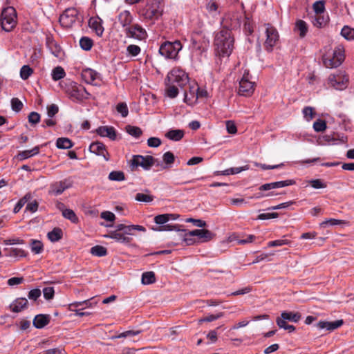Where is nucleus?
Returning a JSON list of instances; mask_svg holds the SVG:
<instances>
[{
    "label": "nucleus",
    "instance_id": "1",
    "mask_svg": "<svg viewBox=\"0 0 354 354\" xmlns=\"http://www.w3.org/2000/svg\"><path fill=\"white\" fill-rule=\"evenodd\" d=\"M221 30L215 35L214 44L220 56H230L233 50L234 43V38L230 28L232 24H229L227 17L223 18Z\"/></svg>",
    "mask_w": 354,
    "mask_h": 354
},
{
    "label": "nucleus",
    "instance_id": "2",
    "mask_svg": "<svg viewBox=\"0 0 354 354\" xmlns=\"http://www.w3.org/2000/svg\"><path fill=\"white\" fill-rule=\"evenodd\" d=\"M59 21L63 27L71 28L75 22L80 25L83 22V16L76 8H69L60 15Z\"/></svg>",
    "mask_w": 354,
    "mask_h": 354
},
{
    "label": "nucleus",
    "instance_id": "3",
    "mask_svg": "<svg viewBox=\"0 0 354 354\" xmlns=\"http://www.w3.org/2000/svg\"><path fill=\"white\" fill-rule=\"evenodd\" d=\"M344 49L342 46H337L332 55H324L322 60L324 65L328 68H337L342 64L344 60Z\"/></svg>",
    "mask_w": 354,
    "mask_h": 354
},
{
    "label": "nucleus",
    "instance_id": "4",
    "mask_svg": "<svg viewBox=\"0 0 354 354\" xmlns=\"http://www.w3.org/2000/svg\"><path fill=\"white\" fill-rule=\"evenodd\" d=\"M1 28L6 32L12 31L17 25V12L13 7L4 8L1 15Z\"/></svg>",
    "mask_w": 354,
    "mask_h": 354
},
{
    "label": "nucleus",
    "instance_id": "5",
    "mask_svg": "<svg viewBox=\"0 0 354 354\" xmlns=\"http://www.w3.org/2000/svg\"><path fill=\"white\" fill-rule=\"evenodd\" d=\"M182 48L183 45L179 40L166 41L160 45L159 53L167 59H176Z\"/></svg>",
    "mask_w": 354,
    "mask_h": 354
},
{
    "label": "nucleus",
    "instance_id": "6",
    "mask_svg": "<svg viewBox=\"0 0 354 354\" xmlns=\"http://www.w3.org/2000/svg\"><path fill=\"white\" fill-rule=\"evenodd\" d=\"M264 26L266 28L265 33L266 39L263 43V46L267 52L271 53L274 47L277 46L279 41V34L277 28L271 24H265Z\"/></svg>",
    "mask_w": 354,
    "mask_h": 354
},
{
    "label": "nucleus",
    "instance_id": "7",
    "mask_svg": "<svg viewBox=\"0 0 354 354\" xmlns=\"http://www.w3.org/2000/svg\"><path fill=\"white\" fill-rule=\"evenodd\" d=\"M66 93L72 101L80 103L88 99L91 95L83 86L76 83H71Z\"/></svg>",
    "mask_w": 354,
    "mask_h": 354
},
{
    "label": "nucleus",
    "instance_id": "8",
    "mask_svg": "<svg viewBox=\"0 0 354 354\" xmlns=\"http://www.w3.org/2000/svg\"><path fill=\"white\" fill-rule=\"evenodd\" d=\"M166 81L169 82V84H173L183 88L189 82V77L187 74L180 68L172 69L167 75Z\"/></svg>",
    "mask_w": 354,
    "mask_h": 354
},
{
    "label": "nucleus",
    "instance_id": "9",
    "mask_svg": "<svg viewBox=\"0 0 354 354\" xmlns=\"http://www.w3.org/2000/svg\"><path fill=\"white\" fill-rule=\"evenodd\" d=\"M155 161L156 159L152 156L133 155L129 163L131 170L139 166L145 170H149L154 165Z\"/></svg>",
    "mask_w": 354,
    "mask_h": 354
},
{
    "label": "nucleus",
    "instance_id": "10",
    "mask_svg": "<svg viewBox=\"0 0 354 354\" xmlns=\"http://www.w3.org/2000/svg\"><path fill=\"white\" fill-rule=\"evenodd\" d=\"M348 77L344 72L330 74L328 78V84L336 90L342 91L348 86Z\"/></svg>",
    "mask_w": 354,
    "mask_h": 354
},
{
    "label": "nucleus",
    "instance_id": "11",
    "mask_svg": "<svg viewBox=\"0 0 354 354\" xmlns=\"http://www.w3.org/2000/svg\"><path fill=\"white\" fill-rule=\"evenodd\" d=\"M158 0H149L147 5L140 10V14L146 19H157L161 15Z\"/></svg>",
    "mask_w": 354,
    "mask_h": 354
},
{
    "label": "nucleus",
    "instance_id": "12",
    "mask_svg": "<svg viewBox=\"0 0 354 354\" xmlns=\"http://www.w3.org/2000/svg\"><path fill=\"white\" fill-rule=\"evenodd\" d=\"M254 83L250 80L249 72H245L239 82V94L250 96L254 91Z\"/></svg>",
    "mask_w": 354,
    "mask_h": 354
},
{
    "label": "nucleus",
    "instance_id": "13",
    "mask_svg": "<svg viewBox=\"0 0 354 354\" xmlns=\"http://www.w3.org/2000/svg\"><path fill=\"white\" fill-rule=\"evenodd\" d=\"M124 31L127 37L138 40H143L147 36L146 30L138 24L127 27Z\"/></svg>",
    "mask_w": 354,
    "mask_h": 354
},
{
    "label": "nucleus",
    "instance_id": "14",
    "mask_svg": "<svg viewBox=\"0 0 354 354\" xmlns=\"http://www.w3.org/2000/svg\"><path fill=\"white\" fill-rule=\"evenodd\" d=\"M89 151L98 156H102L106 161L110 160V155L106 146L101 142H92L89 146Z\"/></svg>",
    "mask_w": 354,
    "mask_h": 354
},
{
    "label": "nucleus",
    "instance_id": "15",
    "mask_svg": "<svg viewBox=\"0 0 354 354\" xmlns=\"http://www.w3.org/2000/svg\"><path fill=\"white\" fill-rule=\"evenodd\" d=\"M190 236H197L201 242H207L215 237V234L206 229H196L187 232Z\"/></svg>",
    "mask_w": 354,
    "mask_h": 354
},
{
    "label": "nucleus",
    "instance_id": "16",
    "mask_svg": "<svg viewBox=\"0 0 354 354\" xmlns=\"http://www.w3.org/2000/svg\"><path fill=\"white\" fill-rule=\"evenodd\" d=\"M71 187V184L67 180L55 182L50 185L49 193L58 196Z\"/></svg>",
    "mask_w": 354,
    "mask_h": 354
},
{
    "label": "nucleus",
    "instance_id": "17",
    "mask_svg": "<svg viewBox=\"0 0 354 354\" xmlns=\"http://www.w3.org/2000/svg\"><path fill=\"white\" fill-rule=\"evenodd\" d=\"M295 184V181L294 180H286L282 181L273 182L270 183H266L261 185L259 188L260 191H268L272 189L281 188L289 185H292Z\"/></svg>",
    "mask_w": 354,
    "mask_h": 354
},
{
    "label": "nucleus",
    "instance_id": "18",
    "mask_svg": "<svg viewBox=\"0 0 354 354\" xmlns=\"http://www.w3.org/2000/svg\"><path fill=\"white\" fill-rule=\"evenodd\" d=\"M89 27L95 31L96 35L101 37L104 32V27L102 26V20L99 17H91L88 21Z\"/></svg>",
    "mask_w": 354,
    "mask_h": 354
},
{
    "label": "nucleus",
    "instance_id": "19",
    "mask_svg": "<svg viewBox=\"0 0 354 354\" xmlns=\"http://www.w3.org/2000/svg\"><path fill=\"white\" fill-rule=\"evenodd\" d=\"M96 133L102 137H107L111 140H116V131L111 126H101L96 129Z\"/></svg>",
    "mask_w": 354,
    "mask_h": 354
},
{
    "label": "nucleus",
    "instance_id": "20",
    "mask_svg": "<svg viewBox=\"0 0 354 354\" xmlns=\"http://www.w3.org/2000/svg\"><path fill=\"white\" fill-rule=\"evenodd\" d=\"M28 300L26 298L20 297L12 301V303L10 305V308L12 312L20 313L28 308Z\"/></svg>",
    "mask_w": 354,
    "mask_h": 354
},
{
    "label": "nucleus",
    "instance_id": "21",
    "mask_svg": "<svg viewBox=\"0 0 354 354\" xmlns=\"http://www.w3.org/2000/svg\"><path fill=\"white\" fill-rule=\"evenodd\" d=\"M197 90V84L193 86L189 85V91L186 89L185 90V102L189 105L194 104L196 102Z\"/></svg>",
    "mask_w": 354,
    "mask_h": 354
},
{
    "label": "nucleus",
    "instance_id": "22",
    "mask_svg": "<svg viewBox=\"0 0 354 354\" xmlns=\"http://www.w3.org/2000/svg\"><path fill=\"white\" fill-rule=\"evenodd\" d=\"M104 237L110 238L119 243L126 244L129 243L132 241L131 238L125 236L123 232L118 231H110L108 234L104 235Z\"/></svg>",
    "mask_w": 354,
    "mask_h": 354
},
{
    "label": "nucleus",
    "instance_id": "23",
    "mask_svg": "<svg viewBox=\"0 0 354 354\" xmlns=\"http://www.w3.org/2000/svg\"><path fill=\"white\" fill-rule=\"evenodd\" d=\"M344 322L342 319L334 322L320 321L317 324V327L321 329L326 328L328 330L332 331L342 326Z\"/></svg>",
    "mask_w": 354,
    "mask_h": 354
},
{
    "label": "nucleus",
    "instance_id": "24",
    "mask_svg": "<svg viewBox=\"0 0 354 354\" xmlns=\"http://www.w3.org/2000/svg\"><path fill=\"white\" fill-rule=\"evenodd\" d=\"M50 320L49 315L39 314L36 315L33 319L32 324L36 328H43L48 325Z\"/></svg>",
    "mask_w": 354,
    "mask_h": 354
},
{
    "label": "nucleus",
    "instance_id": "25",
    "mask_svg": "<svg viewBox=\"0 0 354 354\" xmlns=\"http://www.w3.org/2000/svg\"><path fill=\"white\" fill-rule=\"evenodd\" d=\"M46 44L48 48L50 50L56 57H59L61 53V48L54 40L51 35H47L46 37Z\"/></svg>",
    "mask_w": 354,
    "mask_h": 354
},
{
    "label": "nucleus",
    "instance_id": "26",
    "mask_svg": "<svg viewBox=\"0 0 354 354\" xmlns=\"http://www.w3.org/2000/svg\"><path fill=\"white\" fill-rule=\"evenodd\" d=\"M118 21L123 28L131 26L133 21V17L128 10L121 12L118 16Z\"/></svg>",
    "mask_w": 354,
    "mask_h": 354
},
{
    "label": "nucleus",
    "instance_id": "27",
    "mask_svg": "<svg viewBox=\"0 0 354 354\" xmlns=\"http://www.w3.org/2000/svg\"><path fill=\"white\" fill-rule=\"evenodd\" d=\"M98 73L91 69V68H85L82 70L81 76L82 80L87 84H93L94 81L97 79Z\"/></svg>",
    "mask_w": 354,
    "mask_h": 354
},
{
    "label": "nucleus",
    "instance_id": "28",
    "mask_svg": "<svg viewBox=\"0 0 354 354\" xmlns=\"http://www.w3.org/2000/svg\"><path fill=\"white\" fill-rule=\"evenodd\" d=\"M39 149L40 147L39 146H36L30 150H24L22 151H19L16 156V158L18 160L23 161L28 158L39 154Z\"/></svg>",
    "mask_w": 354,
    "mask_h": 354
},
{
    "label": "nucleus",
    "instance_id": "29",
    "mask_svg": "<svg viewBox=\"0 0 354 354\" xmlns=\"http://www.w3.org/2000/svg\"><path fill=\"white\" fill-rule=\"evenodd\" d=\"M178 216H179L178 214H159V215H157L155 216L154 221L156 223H157L158 225H163V224H165L170 219L175 220Z\"/></svg>",
    "mask_w": 354,
    "mask_h": 354
},
{
    "label": "nucleus",
    "instance_id": "30",
    "mask_svg": "<svg viewBox=\"0 0 354 354\" xmlns=\"http://www.w3.org/2000/svg\"><path fill=\"white\" fill-rule=\"evenodd\" d=\"M308 27L306 21L299 19L295 23V31L299 32V37L304 38L308 32Z\"/></svg>",
    "mask_w": 354,
    "mask_h": 354
},
{
    "label": "nucleus",
    "instance_id": "31",
    "mask_svg": "<svg viewBox=\"0 0 354 354\" xmlns=\"http://www.w3.org/2000/svg\"><path fill=\"white\" fill-rule=\"evenodd\" d=\"M48 239L52 242H57L62 239L63 232L59 227H55L47 234Z\"/></svg>",
    "mask_w": 354,
    "mask_h": 354
},
{
    "label": "nucleus",
    "instance_id": "32",
    "mask_svg": "<svg viewBox=\"0 0 354 354\" xmlns=\"http://www.w3.org/2000/svg\"><path fill=\"white\" fill-rule=\"evenodd\" d=\"M165 136L171 140L179 141L184 136V131L180 129H171L165 135Z\"/></svg>",
    "mask_w": 354,
    "mask_h": 354
},
{
    "label": "nucleus",
    "instance_id": "33",
    "mask_svg": "<svg viewBox=\"0 0 354 354\" xmlns=\"http://www.w3.org/2000/svg\"><path fill=\"white\" fill-rule=\"evenodd\" d=\"M166 89L165 93L167 96L170 98L176 97L178 94V87L173 84H169V82L165 80Z\"/></svg>",
    "mask_w": 354,
    "mask_h": 354
},
{
    "label": "nucleus",
    "instance_id": "34",
    "mask_svg": "<svg viewBox=\"0 0 354 354\" xmlns=\"http://www.w3.org/2000/svg\"><path fill=\"white\" fill-rule=\"evenodd\" d=\"M56 146L59 149H68L73 146V142L67 138H59L56 141Z\"/></svg>",
    "mask_w": 354,
    "mask_h": 354
},
{
    "label": "nucleus",
    "instance_id": "35",
    "mask_svg": "<svg viewBox=\"0 0 354 354\" xmlns=\"http://www.w3.org/2000/svg\"><path fill=\"white\" fill-rule=\"evenodd\" d=\"M281 317L285 320L298 322L300 320L301 316L299 313L284 311L281 314Z\"/></svg>",
    "mask_w": 354,
    "mask_h": 354
},
{
    "label": "nucleus",
    "instance_id": "36",
    "mask_svg": "<svg viewBox=\"0 0 354 354\" xmlns=\"http://www.w3.org/2000/svg\"><path fill=\"white\" fill-rule=\"evenodd\" d=\"M62 216L71 221L73 223L77 224L79 223V218L74 212L73 210L71 209H64L62 210Z\"/></svg>",
    "mask_w": 354,
    "mask_h": 354
},
{
    "label": "nucleus",
    "instance_id": "37",
    "mask_svg": "<svg viewBox=\"0 0 354 354\" xmlns=\"http://www.w3.org/2000/svg\"><path fill=\"white\" fill-rule=\"evenodd\" d=\"M31 251L34 254H40L44 250V245L41 241L35 239L30 240Z\"/></svg>",
    "mask_w": 354,
    "mask_h": 354
},
{
    "label": "nucleus",
    "instance_id": "38",
    "mask_svg": "<svg viewBox=\"0 0 354 354\" xmlns=\"http://www.w3.org/2000/svg\"><path fill=\"white\" fill-rule=\"evenodd\" d=\"M156 282V276L153 272H145L142 275V283L143 284H152Z\"/></svg>",
    "mask_w": 354,
    "mask_h": 354
},
{
    "label": "nucleus",
    "instance_id": "39",
    "mask_svg": "<svg viewBox=\"0 0 354 354\" xmlns=\"http://www.w3.org/2000/svg\"><path fill=\"white\" fill-rule=\"evenodd\" d=\"M341 35L346 40H354V28L344 26L341 30Z\"/></svg>",
    "mask_w": 354,
    "mask_h": 354
},
{
    "label": "nucleus",
    "instance_id": "40",
    "mask_svg": "<svg viewBox=\"0 0 354 354\" xmlns=\"http://www.w3.org/2000/svg\"><path fill=\"white\" fill-rule=\"evenodd\" d=\"M80 46L84 50H90L93 46V41L88 37H82L80 39Z\"/></svg>",
    "mask_w": 354,
    "mask_h": 354
},
{
    "label": "nucleus",
    "instance_id": "41",
    "mask_svg": "<svg viewBox=\"0 0 354 354\" xmlns=\"http://www.w3.org/2000/svg\"><path fill=\"white\" fill-rule=\"evenodd\" d=\"M66 73L62 66L55 67L52 71V78L54 81H58L64 77Z\"/></svg>",
    "mask_w": 354,
    "mask_h": 354
},
{
    "label": "nucleus",
    "instance_id": "42",
    "mask_svg": "<svg viewBox=\"0 0 354 354\" xmlns=\"http://www.w3.org/2000/svg\"><path fill=\"white\" fill-rule=\"evenodd\" d=\"M91 253L96 257H104L107 254V250L102 245H95L91 248Z\"/></svg>",
    "mask_w": 354,
    "mask_h": 354
},
{
    "label": "nucleus",
    "instance_id": "43",
    "mask_svg": "<svg viewBox=\"0 0 354 354\" xmlns=\"http://www.w3.org/2000/svg\"><path fill=\"white\" fill-rule=\"evenodd\" d=\"M126 131L134 138H139L142 134V131L140 127L131 125L126 126Z\"/></svg>",
    "mask_w": 354,
    "mask_h": 354
},
{
    "label": "nucleus",
    "instance_id": "44",
    "mask_svg": "<svg viewBox=\"0 0 354 354\" xmlns=\"http://www.w3.org/2000/svg\"><path fill=\"white\" fill-rule=\"evenodd\" d=\"M109 179L113 181H122L125 180V176L122 171H113L109 174Z\"/></svg>",
    "mask_w": 354,
    "mask_h": 354
},
{
    "label": "nucleus",
    "instance_id": "45",
    "mask_svg": "<svg viewBox=\"0 0 354 354\" xmlns=\"http://www.w3.org/2000/svg\"><path fill=\"white\" fill-rule=\"evenodd\" d=\"M33 73V69L28 65H24L20 70V77L22 80H26Z\"/></svg>",
    "mask_w": 354,
    "mask_h": 354
},
{
    "label": "nucleus",
    "instance_id": "46",
    "mask_svg": "<svg viewBox=\"0 0 354 354\" xmlns=\"http://www.w3.org/2000/svg\"><path fill=\"white\" fill-rule=\"evenodd\" d=\"M84 306V307H82V309H84L87 307H91L92 303L91 302V299H86V300H84L82 301H75V302L71 303L68 305V310H74L73 307H80V306Z\"/></svg>",
    "mask_w": 354,
    "mask_h": 354
},
{
    "label": "nucleus",
    "instance_id": "47",
    "mask_svg": "<svg viewBox=\"0 0 354 354\" xmlns=\"http://www.w3.org/2000/svg\"><path fill=\"white\" fill-rule=\"evenodd\" d=\"M31 195L30 194H26L22 198H21L14 207L13 212L17 213L24 206V205L30 199Z\"/></svg>",
    "mask_w": 354,
    "mask_h": 354
},
{
    "label": "nucleus",
    "instance_id": "48",
    "mask_svg": "<svg viewBox=\"0 0 354 354\" xmlns=\"http://www.w3.org/2000/svg\"><path fill=\"white\" fill-rule=\"evenodd\" d=\"M154 196L144 193H138L135 196V199L139 202L150 203L153 201Z\"/></svg>",
    "mask_w": 354,
    "mask_h": 354
},
{
    "label": "nucleus",
    "instance_id": "49",
    "mask_svg": "<svg viewBox=\"0 0 354 354\" xmlns=\"http://www.w3.org/2000/svg\"><path fill=\"white\" fill-rule=\"evenodd\" d=\"M327 128L326 122L322 119H317L313 123V129L316 132H322Z\"/></svg>",
    "mask_w": 354,
    "mask_h": 354
},
{
    "label": "nucleus",
    "instance_id": "50",
    "mask_svg": "<svg viewBox=\"0 0 354 354\" xmlns=\"http://www.w3.org/2000/svg\"><path fill=\"white\" fill-rule=\"evenodd\" d=\"M249 168H250V167L248 165H246L245 166L240 167H232V168L227 169L224 170V173H225V174H226V175L236 174L243 171L248 170Z\"/></svg>",
    "mask_w": 354,
    "mask_h": 354
},
{
    "label": "nucleus",
    "instance_id": "51",
    "mask_svg": "<svg viewBox=\"0 0 354 354\" xmlns=\"http://www.w3.org/2000/svg\"><path fill=\"white\" fill-rule=\"evenodd\" d=\"M139 230L142 232H145L146 229L142 225H126L125 229L123 231L124 234H133L132 231L133 230Z\"/></svg>",
    "mask_w": 354,
    "mask_h": 354
},
{
    "label": "nucleus",
    "instance_id": "52",
    "mask_svg": "<svg viewBox=\"0 0 354 354\" xmlns=\"http://www.w3.org/2000/svg\"><path fill=\"white\" fill-rule=\"evenodd\" d=\"M163 162L170 167L175 161V156L171 151L165 152L162 156Z\"/></svg>",
    "mask_w": 354,
    "mask_h": 354
},
{
    "label": "nucleus",
    "instance_id": "53",
    "mask_svg": "<svg viewBox=\"0 0 354 354\" xmlns=\"http://www.w3.org/2000/svg\"><path fill=\"white\" fill-rule=\"evenodd\" d=\"M26 255V252L20 248H10L8 253V256L11 257H25Z\"/></svg>",
    "mask_w": 354,
    "mask_h": 354
},
{
    "label": "nucleus",
    "instance_id": "54",
    "mask_svg": "<svg viewBox=\"0 0 354 354\" xmlns=\"http://www.w3.org/2000/svg\"><path fill=\"white\" fill-rule=\"evenodd\" d=\"M116 110L123 118L127 117L129 114V109L126 102L118 103L116 106Z\"/></svg>",
    "mask_w": 354,
    "mask_h": 354
},
{
    "label": "nucleus",
    "instance_id": "55",
    "mask_svg": "<svg viewBox=\"0 0 354 354\" xmlns=\"http://www.w3.org/2000/svg\"><path fill=\"white\" fill-rule=\"evenodd\" d=\"M140 333H141V331L139 330H127V331L120 333L118 335L113 336L112 337V339L124 338V337H130V336H135V335H139Z\"/></svg>",
    "mask_w": 354,
    "mask_h": 354
},
{
    "label": "nucleus",
    "instance_id": "56",
    "mask_svg": "<svg viewBox=\"0 0 354 354\" xmlns=\"http://www.w3.org/2000/svg\"><path fill=\"white\" fill-rule=\"evenodd\" d=\"M313 8L316 15L322 14L325 10L324 1H317L313 5Z\"/></svg>",
    "mask_w": 354,
    "mask_h": 354
},
{
    "label": "nucleus",
    "instance_id": "57",
    "mask_svg": "<svg viewBox=\"0 0 354 354\" xmlns=\"http://www.w3.org/2000/svg\"><path fill=\"white\" fill-rule=\"evenodd\" d=\"M309 185L315 189L326 188L327 187L326 183H324L321 179H313L308 182Z\"/></svg>",
    "mask_w": 354,
    "mask_h": 354
},
{
    "label": "nucleus",
    "instance_id": "58",
    "mask_svg": "<svg viewBox=\"0 0 354 354\" xmlns=\"http://www.w3.org/2000/svg\"><path fill=\"white\" fill-rule=\"evenodd\" d=\"M23 103L17 97L11 100L12 109L15 112H19L23 108Z\"/></svg>",
    "mask_w": 354,
    "mask_h": 354
},
{
    "label": "nucleus",
    "instance_id": "59",
    "mask_svg": "<svg viewBox=\"0 0 354 354\" xmlns=\"http://www.w3.org/2000/svg\"><path fill=\"white\" fill-rule=\"evenodd\" d=\"M326 22L327 21L324 17L318 16V15H317L312 20L313 24L317 28H322L326 25Z\"/></svg>",
    "mask_w": 354,
    "mask_h": 354
},
{
    "label": "nucleus",
    "instance_id": "60",
    "mask_svg": "<svg viewBox=\"0 0 354 354\" xmlns=\"http://www.w3.org/2000/svg\"><path fill=\"white\" fill-rule=\"evenodd\" d=\"M303 114L304 117L308 120H311L315 115V109L311 106H306L303 109Z\"/></svg>",
    "mask_w": 354,
    "mask_h": 354
},
{
    "label": "nucleus",
    "instance_id": "61",
    "mask_svg": "<svg viewBox=\"0 0 354 354\" xmlns=\"http://www.w3.org/2000/svg\"><path fill=\"white\" fill-rule=\"evenodd\" d=\"M44 297L46 299L50 300L54 297L55 290L53 287H46L43 289Z\"/></svg>",
    "mask_w": 354,
    "mask_h": 354
},
{
    "label": "nucleus",
    "instance_id": "62",
    "mask_svg": "<svg viewBox=\"0 0 354 354\" xmlns=\"http://www.w3.org/2000/svg\"><path fill=\"white\" fill-rule=\"evenodd\" d=\"M127 53L131 56H137L140 53V48L137 45L131 44L127 48Z\"/></svg>",
    "mask_w": 354,
    "mask_h": 354
},
{
    "label": "nucleus",
    "instance_id": "63",
    "mask_svg": "<svg viewBox=\"0 0 354 354\" xmlns=\"http://www.w3.org/2000/svg\"><path fill=\"white\" fill-rule=\"evenodd\" d=\"M28 122L32 124H37L40 120V115L35 111L31 112L28 115Z\"/></svg>",
    "mask_w": 354,
    "mask_h": 354
},
{
    "label": "nucleus",
    "instance_id": "64",
    "mask_svg": "<svg viewBox=\"0 0 354 354\" xmlns=\"http://www.w3.org/2000/svg\"><path fill=\"white\" fill-rule=\"evenodd\" d=\"M41 292L39 288H35L29 291L28 297L30 300L36 301L40 296Z\"/></svg>",
    "mask_w": 354,
    "mask_h": 354
}]
</instances>
